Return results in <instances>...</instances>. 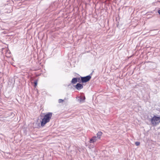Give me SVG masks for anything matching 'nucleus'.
Listing matches in <instances>:
<instances>
[{"instance_id":"obj_1","label":"nucleus","mask_w":160,"mask_h":160,"mask_svg":"<svg viewBox=\"0 0 160 160\" xmlns=\"http://www.w3.org/2000/svg\"><path fill=\"white\" fill-rule=\"evenodd\" d=\"M52 116V112H48L44 116L41 122V125L43 126L47 123L49 122Z\"/></svg>"},{"instance_id":"obj_2","label":"nucleus","mask_w":160,"mask_h":160,"mask_svg":"<svg viewBox=\"0 0 160 160\" xmlns=\"http://www.w3.org/2000/svg\"><path fill=\"white\" fill-rule=\"evenodd\" d=\"M150 121L152 125L154 126H156L160 122V117L154 116L151 119Z\"/></svg>"},{"instance_id":"obj_3","label":"nucleus","mask_w":160,"mask_h":160,"mask_svg":"<svg viewBox=\"0 0 160 160\" xmlns=\"http://www.w3.org/2000/svg\"><path fill=\"white\" fill-rule=\"evenodd\" d=\"M91 78V76L90 75L87 76L86 77H81V80L82 82H86L90 79Z\"/></svg>"},{"instance_id":"obj_4","label":"nucleus","mask_w":160,"mask_h":160,"mask_svg":"<svg viewBox=\"0 0 160 160\" xmlns=\"http://www.w3.org/2000/svg\"><path fill=\"white\" fill-rule=\"evenodd\" d=\"M75 87L78 90H80L83 88V86L81 84L78 83L76 85Z\"/></svg>"},{"instance_id":"obj_5","label":"nucleus","mask_w":160,"mask_h":160,"mask_svg":"<svg viewBox=\"0 0 160 160\" xmlns=\"http://www.w3.org/2000/svg\"><path fill=\"white\" fill-rule=\"evenodd\" d=\"M96 136L93 137L91 139H90V143H93L96 142V141L98 140Z\"/></svg>"},{"instance_id":"obj_6","label":"nucleus","mask_w":160,"mask_h":160,"mask_svg":"<svg viewBox=\"0 0 160 160\" xmlns=\"http://www.w3.org/2000/svg\"><path fill=\"white\" fill-rule=\"evenodd\" d=\"M102 133L101 132H98L97 134V137H96L98 139H100L102 135Z\"/></svg>"},{"instance_id":"obj_7","label":"nucleus","mask_w":160,"mask_h":160,"mask_svg":"<svg viewBox=\"0 0 160 160\" xmlns=\"http://www.w3.org/2000/svg\"><path fill=\"white\" fill-rule=\"evenodd\" d=\"M77 82V78H73L72 81L71 83L72 84H75Z\"/></svg>"},{"instance_id":"obj_8","label":"nucleus","mask_w":160,"mask_h":160,"mask_svg":"<svg viewBox=\"0 0 160 160\" xmlns=\"http://www.w3.org/2000/svg\"><path fill=\"white\" fill-rule=\"evenodd\" d=\"M85 99V97H84L83 98H80V99H78V100L80 102H83L84 100Z\"/></svg>"},{"instance_id":"obj_9","label":"nucleus","mask_w":160,"mask_h":160,"mask_svg":"<svg viewBox=\"0 0 160 160\" xmlns=\"http://www.w3.org/2000/svg\"><path fill=\"white\" fill-rule=\"evenodd\" d=\"M34 86L36 87V86L37 85V80H36L35 81V82H34Z\"/></svg>"},{"instance_id":"obj_10","label":"nucleus","mask_w":160,"mask_h":160,"mask_svg":"<svg viewBox=\"0 0 160 160\" xmlns=\"http://www.w3.org/2000/svg\"><path fill=\"white\" fill-rule=\"evenodd\" d=\"M63 101V100L62 99H59L58 100V102L60 103L62 102Z\"/></svg>"},{"instance_id":"obj_11","label":"nucleus","mask_w":160,"mask_h":160,"mask_svg":"<svg viewBox=\"0 0 160 160\" xmlns=\"http://www.w3.org/2000/svg\"><path fill=\"white\" fill-rule=\"evenodd\" d=\"M140 143L139 142H135V144L136 146H138L140 145Z\"/></svg>"},{"instance_id":"obj_12","label":"nucleus","mask_w":160,"mask_h":160,"mask_svg":"<svg viewBox=\"0 0 160 160\" xmlns=\"http://www.w3.org/2000/svg\"><path fill=\"white\" fill-rule=\"evenodd\" d=\"M158 12L159 13V14H160V9L158 10Z\"/></svg>"},{"instance_id":"obj_13","label":"nucleus","mask_w":160,"mask_h":160,"mask_svg":"<svg viewBox=\"0 0 160 160\" xmlns=\"http://www.w3.org/2000/svg\"><path fill=\"white\" fill-rule=\"evenodd\" d=\"M78 80H79L80 79V78H78Z\"/></svg>"}]
</instances>
